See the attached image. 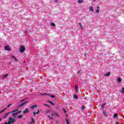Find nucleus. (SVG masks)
I'll list each match as a JSON object with an SVG mask.
<instances>
[{"instance_id":"obj_1","label":"nucleus","mask_w":124,"mask_h":124,"mask_svg":"<svg viewBox=\"0 0 124 124\" xmlns=\"http://www.w3.org/2000/svg\"><path fill=\"white\" fill-rule=\"evenodd\" d=\"M26 101V99H24L20 101V102H23V103H22L19 105H18L17 107L18 108H20V107H22L24 106V105H25V104H27V103H28V102H29L28 101Z\"/></svg>"},{"instance_id":"obj_2","label":"nucleus","mask_w":124,"mask_h":124,"mask_svg":"<svg viewBox=\"0 0 124 124\" xmlns=\"http://www.w3.org/2000/svg\"><path fill=\"white\" fill-rule=\"evenodd\" d=\"M19 51L20 53H23V52H25V51H26V48L25 47V46H20V48L19 49Z\"/></svg>"},{"instance_id":"obj_3","label":"nucleus","mask_w":124,"mask_h":124,"mask_svg":"<svg viewBox=\"0 0 124 124\" xmlns=\"http://www.w3.org/2000/svg\"><path fill=\"white\" fill-rule=\"evenodd\" d=\"M9 123L11 124H14L16 122V119L14 118L9 117Z\"/></svg>"},{"instance_id":"obj_4","label":"nucleus","mask_w":124,"mask_h":124,"mask_svg":"<svg viewBox=\"0 0 124 124\" xmlns=\"http://www.w3.org/2000/svg\"><path fill=\"white\" fill-rule=\"evenodd\" d=\"M4 49L6 51H10L11 50V48L10 47V46H5L4 47Z\"/></svg>"},{"instance_id":"obj_5","label":"nucleus","mask_w":124,"mask_h":124,"mask_svg":"<svg viewBox=\"0 0 124 124\" xmlns=\"http://www.w3.org/2000/svg\"><path fill=\"white\" fill-rule=\"evenodd\" d=\"M10 112H9L7 113H6L3 116V119L4 120L5 119H6V118H7V117H8V115L10 114Z\"/></svg>"},{"instance_id":"obj_6","label":"nucleus","mask_w":124,"mask_h":124,"mask_svg":"<svg viewBox=\"0 0 124 124\" xmlns=\"http://www.w3.org/2000/svg\"><path fill=\"white\" fill-rule=\"evenodd\" d=\"M100 7H97L96 8V10H95V13H96V14H99V9H100Z\"/></svg>"},{"instance_id":"obj_7","label":"nucleus","mask_w":124,"mask_h":124,"mask_svg":"<svg viewBox=\"0 0 124 124\" xmlns=\"http://www.w3.org/2000/svg\"><path fill=\"white\" fill-rule=\"evenodd\" d=\"M30 112V110L28 108H26L25 110L23 111V114H27V113H29Z\"/></svg>"},{"instance_id":"obj_8","label":"nucleus","mask_w":124,"mask_h":124,"mask_svg":"<svg viewBox=\"0 0 124 124\" xmlns=\"http://www.w3.org/2000/svg\"><path fill=\"white\" fill-rule=\"evenodd\" d=\"M37 107V105H34L31 106V108L32 110H33V109H34L35 108H36Z\"/></svg>"},{"instance_id":"obj_9","label":"nucleus","mask_w":124,"mask_h":124,"mask_svg":"<svg viewBox=\"0 0 124 124\" xmlns=\"http://www.w3.org/2000/svg\"><path fill=\"white\" fill-rule=\"evenodd\" d=\"M41 95H44L45 96H50V94L44 93L41 94Z\"/></svg>"},{"instance_id":"obj_10","label":"nucleus","mask_w":124,"mask_h":124,"mask_svg":"<svg viewBox=\"0 0 124 124\" xmlns=\"http://www.w3.org/2000/svg\"><path fill=\"white\" fill-rule=\"evenodd\" d=\"M12 115L13 116V117H16V116H17V115H18V113L16 112H13V113L12 114Z\"/></svg>"},{"instance_id":"obj_11","label":"nucleus","mask_w":124,"mask_h":124,"mask_svg":"<svg viewBox=\"0 0 124 124\" xmlns=\"http://www.w3.org/2000/svg\"><path fill=\"white\" fill-rule=\"evenodd\" d=\"M105 105H106V103H104L102 105V106H101L102 110H103V109H104V106H105Z\"/></svg>"},{"instance_id":"obj_12","label":"nucleus","mask_w":124,"mask_h":124,"mask_svg":"<svg viewBox=\"0 0 124 124\" xmlns=\"http://www.w3.org/2000/svg\"><path fill=\"white\" fill-rule=\"evenodd\" d=\"M73 97H74V99H77V98H78V96H77V95L74 94L73 95Z\"/></svg>"},{"instance_id":"obj_13","label":"nucleus","mask_w":124,"mask_h":124,"mask_svg":"<svg viewBox=\"0 0 124 124\" xmlns=\"http://www.w3.org/2000/svg\"><path fill=\"white\" fill-rule=\"evenodd\" d=\"M53 113H54V116H56L57 117H59V114L56 113L55 111H54Z\"/></svg>"},{"instance_id":"obj_14","label":"nucleus","mask_w":124,"mask_h":124,"mask_svg":"<svg viewBox=\"0 0 124 124\" xmlns=\"http://www.w3.org/2000/svg\"><path fill=\"white\" fill-rule=\"evenodd\" d=\"M83 1H84V0H78V3H83Z\"/></svg>"},{"instance_id":"obj_15","label":"nucleus","mask_w":124,"mask_h":124,"mask_svg":"<svg viewBox=\"0 0 124 124\" xmlns=\"http://www.w3.org/2000/svg\"><path fill=\"white\" fill-rule=\"evenodd\" d=\"M50 26L51 27H56V24L54 23H50Z\"/></svg>"},{"instance_id":"obj_16","label":"nucleus","mask_w":124,"mask_h":124,"mask_svg":"<svg viewBox=\"0 0 124 124\" xmlns=\"http://www.w3.org/2000/svg\"><path fill=\"white\" fill-rule=\"evenodd\" d=\"M33 123H34V119L32 118H31V122H30V124H32Z\"/></svg>"},{"instance_id":"obj_17","label":"nucleus","mask_w":124,"mask_h":124,"mask_svg":"<svg viewBox=\"0 0 124 124\" xmlns=\"http://www.w3.org/2000/svg\"><path fill=\"white\" fill-rule=\"evenodd\" d=\"M110 74H111V73L108 72L107 74H105L104 76H110Z\"/></svg>"},{"instance_id":"obj_18","label":"nucleus","mask_w":124,"mask_h":124,"mask_svg":"<svg viewBox=\"0 0 124 124\" xmlns=\"http://www.w3.org/2000/svg\"><path fill=\"white\" fill-rule=\"evenodd\" d=\"M19 111V109H15L11 112V113H15V112H17Z\"/></svg>"},{"instance_id":"obj_19","label":"nucleus","mask_w":124,"mask_h":124,"mask_svg":"<svg viewBox=\"0 0 124 124\" xmlns=\"http://www.w3.org/2000/svg\"><path fill=\"white\" fill-rule=\"evenodd\" d=\"M117 117H118V114L117 113H114L113 115V118H117Z\"/></svg>"},{"instance_id":"obj_20","label":"nucleus","mask_w":124,"mask_h":124,"mask_svg":"<svg viewBox=\"0 0 124 124\" xmlns=\"http://www.w3.org/2000/svg\"><path fill=\"white\" fill-rule=\"evenodd\" d=\"M89 9H90V11H93V7L90 6L89 7Z\"/></svg>"},{"instance_id":"obj_21","label":"nucleus","mask_w":124,"mask_h":124,"mask_svg":"<svg viewBox=\"0 0 124 124\" xmlns=\"http://www.w3.org/2000/svg\"><path fill=\"white\" fill-rule=\"evenodd\" d=\"M12 58H13V59H14L16 62H17V59L16 57H15L14 56H12Z\"/></svg>"},{"instance_id":"obj_22","label":"nucleus","mask_w":124,"mask_h":124,"mask_svg":"<svg viewBox=\"0 0 124 124\" xmlns=\"http://www.w3.org/2000/svg\"><path fill=\"white\" fill-rule=\"evenodd\" d=\"M78 25H79V26H80V27L81 30H83V26H82V24H81V23L79 22V23H78Z\"/></svg>"},{"instance_id":"obj_23","label":"nucleus","mask_w":124,"mask_h":124,"mask_svg":"<svg viewBox=\"0 0 124 124\" xmlns=\"http://www.w3.org/2000/svg\"><path fill=\"white\" fill-rule=\"evenodd\" d=\"M66 123L67 124H69V120L68 119L66 118Z\"/></svg>"},{"instance_id":"obj_24","label":"nucleus","mask_w":124,"mask_h":124,"mask_svg":"<svg viewBox=\"0 0 124 124\" xmlns=\"http://www.w3.org/2000/svg\"><path fill=\"white\" fill-rule=\"evenodd\" d=\"M6 109V108H4V109H3V110H2L0 111V113H3V112H4V111H5Z\"/></svg>"},{"instance_id":"obj_25","label":"nucleus","mask_w":124,"mask_h":124,"mask_svg":"<svg viewBox=\"0 0 124 124\" xmlns=\"http://www.w3.org/2000/svg\"><path fill=\"white\" fill-rule=\"evenodd\" d=\"M50 109L47 110L46 111V115H47V114H48V113H50Z\"/></svg>"},{"instance_id":"obj_26","label":"nucleus","mask_w":124,"mask_h":124,"mask_svg":"<svg viewBox=\"0 0 124 124\" xmlns=\"http://www.w3.org/2000/svg\"><path fill=\"white\" fill-rule=\"evenodd\" d=\"M48 102H49V103H50V104H52V105H53L54 106V105H55V104L54 103H53L52 102H51L50 101H48Z\"/></svg>"},{"instance_id":"obj_27","label":"nucleus","mask_w":124,"mask_h":124,"mask_svg":"<svg viewBox=\"0 0 124 124\" xmlns=\"http://www.w3.org/2000/svg\"><path fill=\"white\" fill-rule=\"evenodd\" d=\"M18 118V119H22V118H23V115H19Z\"/></svg>"},{"instance_id":"obj_28","label":"nucleus","mask_w":124,"mask_h":124,"mask_svg":"<svg viewBox=\"0 0 124 124\" xmlns=\"http://www.w3.org/2000/svg\"><path fill=\"white\" fill-rule=\"evenodd\" d=\"M118 82L121 83V82H122V78H119L118 79Z\"/></svg>"},{"instance_id":"obj_29","label":"nucleus","mask_w":124,"mask_h":124,"mask_svg":"<svg viewBox=\"0 0 124 124\" xmlns=\"http://www.w3.org/2000/svg\"><path fill=\"white\" fill-rule=\"evenodd\" d=\"M62 110H63V112L65 113V114H66V110H65V109H64V108H62Z\"/></svg>"},{"instance_id":"obj_30","label":"nucleus","mask_w":124,"mask_h":124,"mask_svg":"<svg viewBox=\"0 0 124 124\" xmlns=\"http://www.w3.org/2000/svg\"><path fill=\"white\" fill-rule=\"evenodd\" d=\"M7 76H8V75H5L3 76V78H6V77H7Z\"/></svg>"},{"instance_id":"obj_31","label":"nucleus","mask_w":124,"mask_h":124,"mask_svg":"<svg viewBox=\"0 0 124 124\" xmlns=\"http://www.w3.org/2000/svg\"><path fill=\"white\" fill-rule=\"evenodd\" d=\"M39 113H40V111H39V109H38V111L36 112V114H38Z\"/></svg>"},{"instance_id":"obj_32","label":"nucleus","mask_w":124,"mask_h":124,"mask_svg":"<svg viewBox=\"0 0 124 124\" xmlns=\"http://www.w3.org/2000/svg\"><path fill=\"white\" fill-rule=\"evenodd\" d=\"M75 89L76 91H78V87L77 85L75 86Z\"/></svg>"},{"instance_id":"obj_33","label":"nucleus","mask_w":124,"mask_h":124,"mask_svg":"<svg viewBox=\"0 0 124 124\" xmlns=\"http://www.w3.org/2000/svg\"><path fill=\"white\" fill-rule=\"evenodd\" d=\"M50 97H51V98H55V95H51Z\"/></svg>"},{"instance_id":"obj_34","label":"nucleus","mask_w":124,"mask_h":124,"mask_svg":"<svg viewBox=\"0 0 124 124\" xmlns=\"http://www.w3.org/2000/svg\"><path fill=\"white\" fill-rule=\"evenodd\" d=\"M11 105H12V104H10V105H9L6 108V109H7V108H9V107H10V106H11Z\"/></svg>"},{"instance_id":"obj_35","label":"nucleus","mask_w":124,"mask_h":124,"mask_svg":"<svg viewBox=\"0 0 124 124\" xmlns=\"http://www.w3.org/2000/svg\"><path fill=\"white\" fill-rule=\"evenodd\" d=\"M121 93H124V87L122 88V92Z\"/></svg>"},{"instance_id":"obj_36","label":"nucleus","mask_w":124,"mask_h":124,"mask_svg":"<svg viewBox=\"0 0 124 124\" xmlns=\"http://www.w3.org/2000/svg\"><path fill=\"white\" fill-rule=\"evenodd\" d=\"M103 114H104V116H107V113H106V112H105V111H103Z\"/></svg>"},{"instance_id":"obj_37","label":"nucleus","mask_w":124,"mask_h":124,"mask_svg":"<svg viewBox=\"0 0 124 124\" xmlns=\"http://www.w3.org/2000/svg\"><path fill=\"white\" fill-rule=\"evenodd\" d=\"M45 106H46L47 107H49V108H50V106H48V105L47 104H44Z\"/></svg>"},{"instance_id":"obj_38","label":"nucleus","mask_w":124,"mask_h":124,"mask_svg":"<svg viewBox=\"0 0 124 124\" xmlns=\"http://www.w3.org/2000/svg\"><path fill=\"white\" fill-rule=\"evenodd\" d=\"M84 109H85V107L83 106L81 107V110H83Z\"/></svg>"},{"instance_id":"obj_39","label":"nucleus","mask_w":124,"mask_h":124,"mask_svg":"<svg viewBox=\"0 0 124 124\" xmlns=\"http://www.w3.org/2000/svg\"><path fill=\"white\" fill-rule=\"evenodd\" d=\"M17 113V114H20V113H22V111L21 110H20V111H18V112H16Z\"/></svg>"},{"instance_id":"obj_40","label":"nucleus","mask_w":124,"mask_h":124,"mask_svg":"<svg viewBox=\"0 0 124 124\" xmlns=\"http://www.w3.org/2000/svg\"><path fill=\"white\" fill-rule=\"evenodd\" d=\"M48 117L49 120H52V119H53L52 117H50V115H48Z\"/></svg>"},{"instance_id":"obj_41","label":"nucleus","mask_w":124,"mask_h":124,"mask_svg":"<svg viewBox=\"0 0 124 124\" xmlns=\"http://www.w3.org/2000/svg\"><path fill=\"white\" fill-rule=\"evenodd\" d=\"M33 114L34 116H36V113H35V112H34V111L33 112Z\"/></svg>"},{"instance_id":"obj_42","label":"nucleus","mask_w":124,"mask_h":124,"mask_svg":"<svg viewBox=\"0 0 124 124\" xmlns=\"http://www.w3.org/2000/svg\"><path fill=\"white\" fill-rule=\"evenodd\" d=\"M58 1H59V0H54V2H58Z\"/></svg>"},{"instance_id":"obj_43","label":"nucleus","mask_w":124,"mask_h":124,"mask_svg":"<svg viewBox=\"0 0 124 124\" xmlns=\"http://www.w3.org/2000/svg\"><path fill=\"white\" fill-rule=\"evenodd\" d=\"M56 108H57V109H59L60 108V106H57V107H56Z\"/></svg>"},{"instance_id":"obj_44","label":"nucleus","mask_w":124,"mask_h":124,"mask_svg":"<svg viewBox=\"0 0 124 124\" xmlns=\"http://www.w3.org/2000/svg\"><path fill=\"white\" fill-rule=\"evenodd\" d=\"M11 124V123L9 122H9L7 123V124Z\"/></svg>"},{"instance_id":"obj_45","label":"nucleus","mask_w":124,"mask_h":124,"mask_svg":"<svg viewBox=\"0 0 124 124\" xmlns=\"http://www.w3.org/2000/svg\"><path fill=\"white\" fill-rule=\"evenodd\" d=\"M51 116H54V112L52 113V114L51 115Z\"/></svg>"},{"instance_id":"obj_46","label":"nucleus","mask_w":124,"mask_h":124,"mask_svg":"<svg viewBox=\"0 0 124 124\" xmlns=\"http://www.w3.org/2000/svg\"><path fill=\"white\" fill-rule=\"evenodd\" d=\"M84 56L85 57H87V54H84Z\"/></svg>"},{"instance_id":"obj_47","label":"nucleus","mask_w":124,"mask_h":124,"mask_svg":"<svg viewBox=\"0 0 124 124\" xmlns=\"http://www.w3.org/2000/svg\"><path fill=\"white\" fill-rule=\"evenodd\" d=\"M1 120H2V119L0 118V122H1Z\"/></svg>"},{"instance_id":"obj_48","label":"nucleus","mask_w":124,"mask_h":124,"mask_svg":"<svg viewBox=\"0 0 124 124\" xmlns=\"http://www.w3.org/2000/svg\"><path fill=\"white\" fill-rule=\"evenodd\" d=\"M5 124H7V122H5Z\"/></svg>"}]
</instances>
